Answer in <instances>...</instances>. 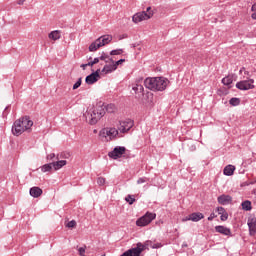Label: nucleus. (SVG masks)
Wrapping results in <instances>:
<instances>
[{
	"mask_svg": "<svg viewBox=\"0 0 256 256\" xmlns=\"http://www.w3.org/2000/svg\"><path fill=\"white\" fill-rule=\"evenodd\" d=\"M33 127V120L29 118V116H24L18 120H16L12 126V133L16 137L19 135H23L25 131L31 133V128Z\"/></svg>",
	"mask_w": 256,
	"mask_h": 256,
	"instance_id": "f257e3e1",
	"label": "nucleus"
},
{
	"mask_svg": "<svg viewBox=\"0 0 256 256\" xmlns=\"http://www.w3.org/2000/svg\"><path fill=\"white\" fill-rule=\"evenodd\" d=\"M169 79L165 77L146 78L144 85L150 91H165L169 85Z\"/></svg>",
	"mask_w": 256,
	"mask_h": 256,
	"instance_id": "f03ea898",
	"label": "nucleus"
},
{
	"mask_svg": "<svg viewBox=\"0 0 256 256\" xmlns=\"http://www.w3.org/2000/svg\"><path fill=\"white\" fill-rule=\"evenodd\" d=\"M85 115L90 125H97L99 119L105 116V107L100 103L96 108L88 110Z\"/></svg>",
	"mask_w": 256,
	"mask_h": 256,
	"instance_id": "7ed1b4c3",
	"label": "nucleus"
},
{
	"mask_svg": "<svg viewBox=\"0 0 256 256\" xmlns=\"http://www.w3.org/2000/svg\"><path fill=\"white\" fill-rule=\"evenodd\" d=\"M119 135V130L116 128H103L99 132V137L104 141H113Z\"/></svg>",
	"mask_w": 256,
	"mask_h": 256,
	"instance_id": "20e7f679",
	"label": "nucleus"
},
{
	"mask_svg": "<svg viewBox=\"0 0 256 256\" xmlns=\"http://www.w3.org/2000/svg\"><path fill=\"white\" fill-rule=\"evenodd\" d=\"M154 219H157V214L148 211L136 221V225L137 227H147Z\"/></svg>",
	"mask_w": 256,
	"mask_h": 256,
	"instance_id": "39448f33",
	"label": "nucleus"
},
{
	"mask_svg": "<svg viewBox=\"0 0 256 256\" xmlns=\"http://www.w3.org/2000/svg\"><path fill=\"white\" fill-rule=\"evenodd\" d=\"M152 17L153 11H151V7H148L146 11L136 13L132 17V20L134 23H141V21H147V19H151Z\"/></svg>",
	"mask_w": 256,
	"mask_h": 256,
	"instance_id": "423d86ee",
	"label": "nucleus"
},
{
	"mask_svg": "<svg viewBox=\"0 0 256 256\" xmlns=\"http://www.w3.org/2000/svg\"><path fill=\"white\" fill-rule=\"evenodd\" d=\"M255 80L248 78L247 80H241L236 83V89H239L240 91H249L251 89H255Z\"/></svg>",
	"mask_w": 256,
	"mask_h": 256,
	"instance_id": "0eeeda50",
	"label": "nucleus"
},
{
	"mask_svg": "<svg viewBox=\"0 0 256 256\" xmlns=\"http://www.w3.org/2000/svg\"><path fill=\"white\" fill-rule=\"evenodd\" d=\"M125 151H127V148L124 146H116L113 151L108 153V157L114 160L121 159L125 155Z\"/></svg>",
	"mask_w": 256,
	"mask_h": 256,
	"instance_id": "6e6552de",
	"label": "nucleus"
},
{
	"mask_svg": "<svg viewBox=\"0 0 256 256\" xmlns=\"http://www.w3.org/2000/svg\"><path fill=\"white\" fill-rule=\"evenodd\" d=\"M133 125H135V122L132 119H126L120 121V126L118 129L120 133H129V131L133 129Z\"/></svg>",
	"mask_w": 256,
	"mask_h": 256,
	"instance_id": "1a4fd4ad",
	"label": "nucleus"
},
{
	"mask_svg": "<svg viewBox=\"0 0 256 256\" xmlns=\"http://www.w3.org/2000/svg\"><path fill=\"white\" fill-rule=\"evenodd\" d=\"M99 73H101V69H97L95 72L86 76L85 83L87 85H93L99 81Z\"/></svg>",
	"mask_w": 256,
	"mask_h": 256,
	"instance_id": "9d476101",
	"label": "nucleus"
},
{
	"mask_svg": "<svg viewBox=\"0 0 256 256\" xmlns=\"http://www.w3.org/2000/svg\"><path fill=\"white\" fill-rule=\"evenodd\" d=\"M97 40H98V43H100L101 47H105V45H109V43L111 41H113V36L103 35V36L99 37Z\"/></svg>",
	"mask_w": 256,
	"mask_h": 256,
	"instance_id": "9b49d317",
	"label": "nucleus"
},
{
	"mask_svg": "<svg viewBox=\"0 0 256 256\" xmlns=\"http://www.w3.org/2000/svg\"><path fill=\"white\" fill-rule=\"evenodd\" d=\"M216 233H220L221 235H226V237H231V229L225 227V226H215Z\"/></svg>",
	"mask_w": 256,
	"mask_h": 256,
	"instance_id": "f8f14e48",
	"label": "nucleus"
},
{
	"mask_svg": "<svg viewBox=\"0 0 256 256\" xmlns=\"http://www.w3.org/2000/svg\"><path fill=\"white\" fill-rule=\"evenodd\" d=\"M217 201L220 205H229L233 201V198L229 195L222 194L217 198Z\"/></svg>",
	"mask_w": 256,
	"mask_h": 256,
	"instance_id": "ddd939ff",
	"label": "nucleus"
},
{
	"mask_svg": "<svg viewBox=\"0 0 256 256\" xmlns=\"http://www.w3.org/2000/svg\"><path fill=\"white\" fill-rule=\"evenodd\" d=\"M30 195L31 197H34V199H37L38 197H41V195H43V190L37 186H34L30 188Z\"/></svg>",
	"mask_w": 256,
	"mask_h": 256,
	"instance_id": "4468645a",
	"label": "nucleus"
},
{
	"mask_svg": "<svg viewBox=\"0 0 256 256\" xmlns=\"http://www.w3.org/2000/svg\"><path fill=\"white\" fill-rule=\"evenodd\" d=\"M204 218H205V215H203V213L194 212L189 215L188 219H191V221H193L194 223H197V222L201 221V219H204Z\"/></svg>",
	"mask_w": 256,
	"mask_h": 256,
	"instance_id": "2eb2a0df",
	"label": "nucleus"
},
{
	"mask_svg": "<svg viewBox=\"0 0 256 256\" xmlns=\"http://www.w3.org/2000/svg\"><path fill=\"white\" fill-rule=\"evenodd\" d=\"M248 227L250 235L256 234V218H251L248 220Z\"/></svg>",
	"mask_w": 256,
	"mask_h": 256,
	"instance_id": "dca6fc26",
	"label": "nucleus"
},
{
	"mask_svg": "<svg viewBox=\"0 0 256 256\" xmlns=\"http://www.w3.org/2000/svg\"><path fill=\"white\" fill-rule=\"evenodd\" d=\"M113 71H117L114 63L106 64L102 69V73H105L106 75H109V73H113Z\"/></svg>",
	"mask_w": 256,
	"mask_h": 256,
	"instance_id": "f3484780",
	"label": "nucleus"
},
{
	"mask_svg": "<svg viewBox=\"0 0 256 256\" xmlns=\"http://www.w3.org/2000/svg\"><path fill=\"white\" fill-rule=\"evenodd\" d=\"M65 165H67V160H58L56 162H52L54 171H59V169H62V167H65Z\"/></svg>",
	"mask_w": 256,
	"mask_h": 256,
	"instance_id": "a211bd4d",
	"label": "nucleus"
},
{
	"mask_svg": "<svg viewBox=\"0 0 256 256\" xmlns=\"http://www.w3.org/2000/svg\"><path fill=\"white\" fill-rule=\"evenodd\" d=\"M133 91L135 92L138 97H143L145 91V88L141 84H135V86L132 87Z\"/></svg>",
	"mask_w": 256,
	"mask_h": 256,
	"instance_id": "6ab92c4d",
	"label": "nucleus"
},
{
	"mask_svg": "<svg viewBox=\"0 0 256 256\" xmlns=\"http://www.w3.org/2000/svg\"><path fill=\"white\" fill-rule=\"evenodd\" d=\"M224 175H226L227 177H231V175H233V173H235V166L233 165H227L224 170H223Z\"/></svg>",
	"mask_w": 256,
	"mask_h": 256,
	"instance_id": "aec40b11",
	"label": "nucleus"
},
{
	"mask_svg": "<svg viewBox=\"0 0 256 256\" xmlns=\"http://www.w3.org/2000/svg\"><path fill=\"white\" fill-rule=\"evenodd\" d=\"M49 39H52L53 41H57L61 39V31L55 30L49 33L48 35Z\"/></svg>",
	"mask_w": 256,
	"mask_h": 256,
	"instance_id": "412c9836",
	"label": "nucleus"
},
{
	"mask_svg": "<svg viewBox=\"0 0 256 256\" xmlns=\"http://www.w3.org/2000/svg\"><path fill=\"white\" fill-rule=\"evenodd\" d=\"M40 169L42 173H50V171H53V163L44 164Z\"/></svg>",
	"mask_w": 256,
	"mask_h": 256,
	"instance_id": "4be33fe9",
	"label": "nucleus"
},
{
	"mask_svg": "<svg viewBox=\"0 0 256 256\" xmlns=\"http://www.w3.org/2000/svg\"><path fill=\"white\" fill-rule=\"evenodd\" d=\"M100 47H101V43H99V41L96 39L95 42L90 44L89 51L95 52V51H97V49H100Z\"/></svg>",
	"mask_w": 256,
	"mask_h": 256,
	"instance_id": "5701e85b",
	"label": "nucleus"
},
{
	"mask_svg": "<svg viewBox=\"0 0 256 256\" xmlns=\"http://www.w3.org/2000/svg\"><path fill=\"white\" fill-rule=\"evenodd\" d=\"M241 206L244 211H251L253 209V207L251 206V201L249 200H245L244 202H242Z\"/></svg>",
	"mask_w": 256,
	"mask_h": 256,
	"instance_id": "b1692460",
	"label": "nucleus"
},
{
	"mask_svg": "<svg viewBox=\"0 0 256 256\" xmlns=\"http://www.w3.org/2000/svg\"><path fill=\"white\" fill-rule=\"evenodd\" d=\"M99 61H105V63H111V58L109 57V54L102 52L101 56L98 58Z\"/></svg>",
	"mask_w": 256,
	"mask_h": 256,
	"instance_id": "393cba45",
	"label": "nucleus"
},
{
	"mask_svg": "<svg viewBox=\"0 0 256 256\" xmlns=\"http://www.w3.org/2000/svg\"><path fill=\"white\" fill-rule=\"evenodd\" d=\"M223 85H226V87H231V84L233 83V78L230 76H226L222 79Z\"/></svg>",
	"mask_w": 256,
	"mask_h": 256,
	"instance_id": "a878e982",
	"label": "nucleus"
},
{
	"mask_svg": "<svg viewBox=\"0 0 256 256\" xmlns=\"http://www.w3.org/2000/svg\"><path fill=\"white\" fill-rule=\"evenodd\" d=\"M229 103H230V105H232V107H237V106L241 105V99L234 97L229 100Z\"/></svg>",
	"mask_w": 256,
	"mask_h": 256,
	"instance_id": "bb28decb",
	"label": "nucleus"
},
{
	"mask_svg": "<svg viewBox=\"0 0 256 256\" xmlns=\"http://www.w3.org/2000/svg\"><path fill=\"white\" fill-rule=\"evenodd\" d=\"M104 111L107 113H115V104H108L107 106L103 105Z\"/></svg>",
	"mask_w": 256,
	"mask_h": 256,
	"instance_id": "cd10ccee",
	"label": "nucleus"
},
{
	"mask_svg": "<svg viewBox=\"0 0 256 256\" xmlns=\"http://www.w3.org/2000/svg\"><path fill=\"white\" fill-rule=\"evenodd\" d=\"M126 203L133 205V203H135V196L128 194L125 198Z\"/></svg>",
	"mask_w": 256,
	"mask_h": 256,
	"instance_id": "c85d7f7f",
	"label": "nucleus"
},
{
	"mask_svg": "<svg viewBox=\"0 0 256 256\" xmlns=\"http://www.w3.org/2000/svg\"><path fill=\"white\" fill-rule=\"evenodd\" d=\"M69 157H71V153L70 152H62V153H60V155H58L56 157V159H58V160H59V158L60 159H69Z\"/></svg>",
	"mask_w": 256,
	"mask_h": 256,
	"instance_id": "c756f323",
	"label": "nucleus"
},
{
	"mask_svg": "<svg viewBox=\"0 0 256 256\" xmlns=\"http://www.w3.org/2000/svg\"><path fill=\"white\" fill-rule=\"evenodd\" d=\"M110 63H114V65L117 67H119V65H123V63H125V59H120L118 61L113 60V58L109 59Z\"/></svg>",
	"mask_w": 256,
	"mask_h": 256,
	"instance_id": "7c9ffc66",
	"label": "nucleus"
},
{
	"mask_svg": "<svg viewBox=\"0 0 256 256\" xmlns=\"http://www.w3.org/2000/svg\"><path fill=\"white\" fill-rule=\"evenodd\" d=\"M66 227H68V229H73L75 227H77V221L75 220H71L66 224Z\"/></svg>",
	"mask_w": 256,
	"mask_h": 256,
	"instance_id": "2f4dec72",
	"label": "nucleus"
},
{
	"mask_svg": "<svg viewBox=\"0 0 256 256\" xmlns=\"http://www.w3.org/2000/svg\"><path fill=\"white\" fill-rule=\"evenodd\" d=\"M121 54H123V49H116L110 52V55H121Z\"/></svg>",
	"mask_w": 256,
	"mask_h": 256,
	"instance_id": "473e14b6",
	"label": "nucleus"
},
{
	"mask_svg": "<svg viewBox=\"0 0 256 256\" xmlns=\"http://www.w3.org/2000/svg\"><path fill=\"white\" fill-rule=\"evenodd\" d=\"M81 83H82V79L79 78L77 82L73 85V90L75 91V89H79L81 87Z\"/></svg>",
	"mask_w": 256,
	"mask_h": 256,
	"instance_id": "72a5a7b5",
	"label": "nucleus"
},
{
	"mask_svg": "<svg viewBox=\"0 0 256 256\" xmlns=\"http://www.w3.org/2000/svg\"><path fill=\"white\" fill-rule=\"evenodd\" d=\"M99 63V58H94L93 61L88 62L86 65H89V67H93V65H97Z\"/></svg>",
	"mask_w": 256,
	"mask_h": 256,
	"instance_id": "f704fd0d",
	"label": "nucleus"
},
{
	"mask_svg": "<svg viewBox=\"0 0 256 256\" xmlns=\"http://www.w3.org/2000/svg\"><path fill=\"white\" fill-rule=\"evenodd\" d=\"M221 221H227L229 219V214L227 212H224V214H220Z\"/></svg>",
	"mask_w": 256,
	"mask_h": 256,
	"instance_id": "c9c22d12",
	"label": "nucleus"
},
{
	"mask_svg": "<svg viewBox=\"0 0 256 256\" xmlns=\"http://www.w3.org/2000/svg\"><path fill=\"white\" fill-rule=\"evenodd\" d=\"M217 213H218V215H223V214L227 213V211L223 207H218Z\"/></svg>",
	"mask_w": 256,
	"mask_h": 256,
	"instance_id": "e433bc0d",
	"label": "nucleus"
},
{
	"mask_svg": "<svg viewBox=\"0 0 256 256\" xmlns=\"http://www.w3.org/2000/svg\"><path fill=\"white\" fill-rule=\"evenodd\" d=\"M163 247V244L161 242H155L152 249H161Z\"/></svg>",
	"mask_w": 256,
	"mask_h": 256,
	"instance_id": "4c0bfd02",
	"label": "nucleus"
},
{
	"mask_svg": "<svg viewBox=\"0 0 256 256\" xmlns=\"http://www.w3.org/2000/svg\"><path fill=\"white\" fill-rule=\"evenodd\" d=\"M147 181H149V179L142 177L137 180V183L138 185H141L142 183H147Z\"/></svg>",
	"mask_w": 256,
	"mask_h": 256,
	"instance_id": "58836bf2",
	"label": "nucleus"
},
{
	"mask_svg": "<svg viewBox=\"0 0 256 256\" xmlns=\"http://www.w3.org/2000/svg\"><path fill=\"white\" fill-rule=\"evenodd\" d=\"M97 184L100 185V186L105 185V178L99 177V178L97 179Z\"/></svg>",
	"mask_w": 256,
	"mask_h": 256,
	"instance_id": "ea45409f",
	"label": "nucleus"
},
{
	"mask_svg": "<svg viewBox=\"0 0 256 256\" xmlns=\"http://www.w3.org/2000/svg\"><path fill=\"white\" fill-rule=\"evenodd\" d=\"M46 159L47 161H53V159H55V153L48 154Z\"/></svg>",
	"mask_w": 256,
	"mask_h": 256,
	"instance_id": "a19ab883",
	"label": "nucleus"
},
{
	"mask_svg": "<svg viewBox=\"0 0 256 256\" xmlns=\"http://www.w3.org/2000/svg\"><path fill=\"white\" fill-rule=\"evenodd\" d=\"M252 19H256V4L252 5Z\"/></svg>",
	"mask_w": 256,
	"mask_h": 256,
	"instance_id": "79ce46f5",
	"label": "nucleus"
},
{
	"mask_svg": "<svg viewBox=\"0 0 256 256\" xmlns=\"http://www.w3.org/2000/svg\"><path fill=\"white\" fill-rule=\"evenodd\" d=\"M217 218V214L215 212H212L210 216L208 217V221H213V219Z\"/></svg>",
	"mask_w": 256,
	"mask_h": 256,
	"instance_id": "37998d69",
	"label": "nucleus"
},
{
	"mask_svg": "<svg viewBox=\"0 0 256 256\" xmlns=\"http://www.w3.org/2000/svg\"><path fill=\"white\" fill-rule=\"evenodd\" d=\"M78 251H79V254H80L81 256L85 255V248H84V247H80V248L78 249Z\"/></svg>",
	"mask_w": 256,
	"mask_h": 256,
	"instance_id": "c03bdc74",
	"label": "nucleus"
},
{
	"mask_svg": "<svg viewBox=\"0 0 256 256\" xmlns=\"http://www.w3.org/2000/svg\"><path fill=\"white\" fill-rule=\"evenodd\" d=\"M26 0H17V5H23V3H25Z\"/></svg>",
	"mask_w": 256,
	"mask_h": 256,
	"instance_id": "a18cd8bd",
	"label": "nucleus"
},
{
	"mask_svg": "<svg viewBox=\"0 0 256 256\" xmlns=\"http://www.w3.org/2000/svg\"><path fill=\"white\" fill-rule=\"evenodd\" d=\"M87 67H89V65H87V64H82L81 65V68H83V70L87 69Z\"/></svg>",
	"mask_w": 256,
	"mask_h": 256,
	"instance_id": "49530a36",
	"label": "nucleus"
},
{
	"mask_svg": "<svg viewBox=\"0 0 256 256\" xmlns=\"http://www.w3.org/2000/svg\"><path fill=\"white\" fill-rule=\"evenodd\" d=\"M197 148L195 147V145H191L190 147V151H195Z\"/></svg>",
	"mask_w": 256,
	"mask_h": 256,
	"instance_id": "de8ad7c7",
	"label": "nucleus"
},
{
	"mask_svg": "<svg viewBox=\"0 0 256 256\" xmlns=\"http://www.w3.org/2000/svg\"><path fill=\"white\" fill-rule=\"evenodd\" d=\"M243 71H245V67H242V68L240 69L239 73L241 74V73H243Z\"/></svg>",
	"mask_w": 256,
	"mask_h": 256,
	"instance_id": "09e8293b",
	"label": "nucleus"
},
{
	"mask_svg": "<svg viewBox=\"0 0 256 256\" xmlns=\"http://www.w3.org/2000/svg\"><path fill=\"white\" fill-rule=\"evenodd\" d=\"M183 221H191V219H189V216H187L186 218L183 219Z\"/></svg>",
	"mask_w": 256,
	"mask_h": 256,
	"instance_id": "8fccbe9b",
	"label": "nucleus"
},
{
	"mask_svg": "<svg viewBox=\"0 0 256 256\" xmlns=\"http://www.w3.org/2000/svg\"><path fill=\"white\" fill-rule=\"evenodd\" d=\"M244 74H246L248 77L250 76L249 71H245Z\"/></svg>",
	"mask_w": 256,
	"mask_h": 256,
	"instance_id": "3c124183",
	"label": "nucleus"
},
{
	"mask_svg": "<svg viewBox=\"0 0 256 256\" xmlns=\"http://www.w3.org/2000/svg\"><path fill=\"white\" fill-rule=\"evenodd\" d=\"M255 183H256V178L254 179L253 182H251V185H255Z\"/></svg>",
	"mask_w": 256,
	"mask_h": 256,
	"instance_id": "603ef678",
	"label": "nucleus"
}]
</instances>
